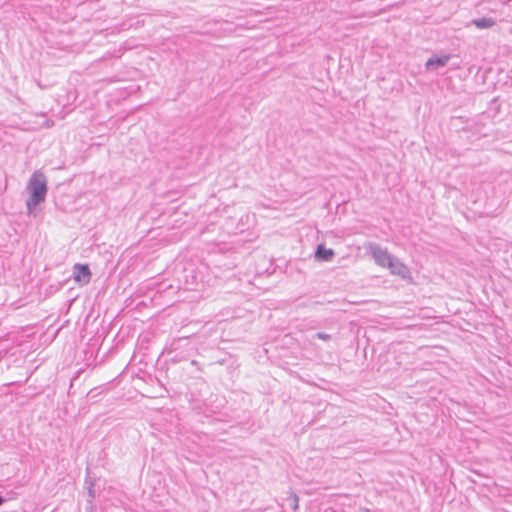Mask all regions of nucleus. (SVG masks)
I'll return each instance as SVG.
<instances>
[{
  "label": "nucleus",
  "mask_w": 512,
  "mask_h": 512,
  "mask_svg": "<svg viewBox=\"0 0 512 512\" xmlns=\"http://www.w3.org/2000/svg\"><path fill=\"white\" fill-rule=\"evenodd\" d=\"M334 255V250L331 248H326L323 244H319L315 251V259L322 262L331 261Z\"/></svg>",
  "instance_id": "obj_5"
},
{
  "label": "nucleus",
  "mask_w": 512,
  "mask_h": 512,
  "mask_svg": "<svg viewBox=\"0 0 512 512\" xmlns=\"http://www.w3.org/2000/svg\"><path fill=\"white\" fill-rule=\"evenodd\" d=\"M290 501V505L294 511H296L299 507V498L296 494L292 493L290 497L288 498Z\"/></svg>",
  "instance_id": "obj_8"
},
{
  "label": "nucleus",
  "mask_w": 512,
  "mask_h": 512,
  "mask_svg": "<svg viewBox=\"0 0 512 512\" xmlns=\"http://www.w3.org/2000/svg\"><path fill=\"white\" fill-rule=\"evenodd\" d=\"M367 250L373 257L378 266L386 268L393 255H391L386 248H382L379 244L370 242L366 246Z\"/></svg>",
  "instance_id": "obj_2"
},
{
  "label": "nucleus",
  "mask_w": 512,
  "mask_h": 512,
  "mask_svg": "<svg viewBox=\"0 0 512 512\" xmlns=\"http://www.w3.org/2000/svg\"><path fill=\"white\" fill-rule=\"evenodd\" d=\"M313 338H317V339L323 340V341H329V340H331L332 336L325 332H318L315 335H313Z\"/></svg>",
  "instance_id": "obj_9"
},
{
  "label": "nucleus",
  "mask_w": 512,
  "mask_h": 512,
  "mask_svg": "<svg viewBox=\"0 0 512 512\" xmlns=\"http://www.w3.org/2000/svg\"><path fill=\"white\" fill-rule=\"evenodd\" d=\"M449 59H450L449 55H444V56H440V57H431L427 60V62L425 64L426 69L431 70V69H436L438 67H443L448 63Z\"/></svg>",
  "instance_id": "obj_7"
},
{
  "label": "nucleus",
  "mask_w": 512,
  "mask_h": 512,
  "mask_svg": "<svg viewBox=\"0 0 512 512\" xmlns=\"http://www.w3.org/2000/svg\"><path fill=\"white\" fill-rule=\"evenodd\" d=\"M386 268L390 269L392 274L400 276L402 279L410 277L409 268L395 256L392 257Z\"/></svg>",
  "instance_id": "obj_3"
},
{
  "label": "nucleus",
  "mask_w": 512,
  "mask_h": 512,
  "mask_svg": "<svg viewBox=\"0 0 512 512\" xmlns=\"http://www.w3.org/2000/svg\"><path fill=\"white\" fill-rule=\"evenodd\" d=\"M73 278L82 285L88 284L91 279L90 268L87 264H75Z\"/></svg>",
  "instance_id": "obj_4"
},
{
  "label": "nucleus",
  "mask_w": 512,
  "mask_h": 512,
  "mask_svg": "<svg viewBox=\"0 0 512 512\" xmlns=\"http://www.w3.org/2000/svg\"><path fill=\"white\" fill-rule=\"evenodd\" d=\"M5 502V498L0 496V506Z\"/></svg>",
  "instance_id": "obj_11"
},
{
  "label": "nucleus",
  "mask_w": 512,
  "mask_h": 512,
  "mask_svg": "<svg viewBox=\"0 0 512 512\" xmlns=\"http://www.w3.org/2000/svg\"><path fill=\"white\" fill-rule=\"evenodd\" d=\"M497 23L496 19L492 18V17H483V18H478V19H473L471 20L468 24H467V27H469L470 25H473L475 26L477 29H489V28H492L493 26H495Z\"/></svg>",
  "instance_id": "obj_6"
},
{
  "label": "nucleus",
  "mask_w": 512,
  "mask_h": 512,
  "mask_svg": "<svg viewBox=\"0 0 512 512\" xmlns=\"http://www.w3.org/2000/svg\"><path fill=\"white\" fill-rule=\"evenodd\" d=\"M88 494H89V496H90L91 498H94L95 494H94V490H93V488H92V487H90V488L88 489Z\"/></svg>",
  "instance_id": "obj_10"
},
{
  "label": "nucleus",
  "mask_w": 512,
  "mask_h": 512,
  "mask_svg": "<svg viewBox=\"0 0 512 512\" xmlns=\"http://www.w3.org/2000/svg\"><path fill=\"white\" fill-rule=\"evenodd\" d=\"M27 191L29 193L26 200L27 214L35 216V208L45 201L48 191L47 179L43 172L37 170L31 175L27 183Z\"/></svg>",
  "instance_id": "obj_1"
}]
</instances>
